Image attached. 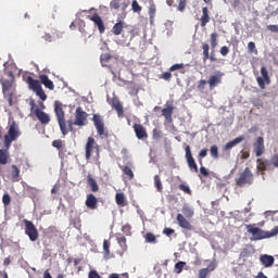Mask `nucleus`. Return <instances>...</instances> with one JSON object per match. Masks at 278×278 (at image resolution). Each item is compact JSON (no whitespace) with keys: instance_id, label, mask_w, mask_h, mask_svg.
I'll return each instance as SVG.
<instances>
[{"instance_id":"obj_6","label":"nucleus","mask_w":278,"mask_h":278,"mask_svg":"<svg viewBox=\"0 0 278 278\" xmlns=\"http://www.w3.org/2000/svg\"><path fill=\"white\" fill-rule=\"evenodd\" d=\"M21 136V132H18V127H16V122H13L10 127L8 135L4 136V147L7 149H10L12 142L16 140Z\"/></svg>"},{"instance_id":"obj_41","label":"nucleus","mask_w":278,"mask_h":278,"mask_svg":"<svg viewBox=\"0 0 278 278\" xmlns=\"http://www.w3.org/2000/svg\"><path fill=\"white\" fill-rule=\"evenodd\" d=\"M52 147H54V149H58L59 151H61L62 149H64V141L61 139L54 140V141H52Z\"/></svg>"},{"instance_id":"obj_59","label":"nucleus","mask_w":278,"mask_h":278,"mask_svg":"<svg viewBox=\"0 0 278 278\" xmlns=\"http://www.w3.org/2000/svg\"><path fill=\"white\" fill-rule=\"evenodd\" d=\"M181 68H184V63H177V64L172 65L169 71H172V72L173 71H179Z\"/></svg>"},{"instance_id":"obj_22","label":"nucleus","mask_w":278,"mask_h":278,"mask_svg":"<svg viewBox=\"0 0 278 278\" xmlns=\"http://www.w3.org/2000/svg\"><path fill=\"white\" fill-rule=\"evenodd\" d=\"M240 142H244L243 136L237 137L232 141L227 142L224 147V151H231V149H233V147H237V144H240Z\"/></svg>"},{"instance_id":"obj_3","label":"nucleus","mask_w":278,"mask_h":278,"mask_svg":"<svg viewBox=\"0 0 278 278\" xmlns=\"http://www.w3.org/2000/svg\"><path fill=\"white\" fill-rule=\"evenodd\" d=\"M29 105L31 114H35L36 118L39 121V123H41V125H49V123H51V117L49 114L40 110V108L36 105V101L30 100Z\"/></svg>"},{"instance_id":"obj_37","label":"nucleus","mask_w":278,"mask_h":278,"mask_svg":"<svg viewBox=\"0 0 278 278\" xmlns=\"http://www.w3.org/2000/svg\"><path fill=\"white\" fill-rule=\"evenodd\" d=\"M218 47V33L211 34V48L214 50Z\"/></svg>"},{"instance_id":"obj_49","label":"nucleus","mask_w":278,"mask_h":278,"mask_svg":"<svg viewBox=\"0 0 278 278\" xmlns=\"http://www.w3.org/2000/svg\"><path fill=\"white\" fill-rule=\"evenodd\" d=\"M152 138L154 140H160V138H162V131L160 129H157V128H154L152 130Z\"/></svg>"},{"instance_id":"obj_8","label":"nucleus","mask_w":278,"mask_h":278,"mask_svg":"<svg viewBox=\"0 0 278 278\" xmlns=\"http://www.w3.org/2000/svg\"><path fill=\"white\" fill-rule=\"evenodd\" d=\"M92 122L97 129L98 136L102 139L108 138L109 132L108 129H105V123H103V117L99 114H93Z\"/></svg>"},{"instance_id":"obj_18","label":"nucleus","mask_w":278,"mask_h":278,"mask_svg":"<svg viewBox=\"0 0 278 278\" xmlns=\"http://www.w3.org/2000/svg\"><path fill=\"white\" fill-rule=\"evenodd\" d=\"M176 220L179 227H181L182 229H186L187 231H192L194 229V226H192V224H190L188 219H186V217L181 214L177 215Z\"/></svg>"},{"instance_id":"obj_27","label":"nucleus","mask_w":278,"mask_h":278,"mask_svg":"<svg viewBox=\"0 0 278 278\" xmlns=\"http://www.w3.org/2000/svg\"><path fill=\"white\" fill-rule=\"evenodd\" d=\"M11 181H21V169L16 165L11 166Z\"/></svg>"},{"instance_id":"obj_19","label":"nucleus","mask_w":278,"mask_h":278,"mask_svg":"<svg viewBox=\"0 0 278 278\" xmlns=\"http://www.w3.org/2000/svg\"><path fill=\"white\" fill-rule=\"evenodd\" d=\"M85 205L88 207V210H97V207H99V200L94 197V194L88 193Z\"/></svg>"},{"instance_id":"obj_54","label":"nucleus","mask_w":278,"mask_h":278,"mask_svg":"<svg viewBox=\"0 0 278 278\" xmlns=\"http://www.w3.org/2000/svg\"><path fill=\"white\" fill-rule=\"evenodd\" d=\"M210 275V269L202 268L199 270V278H207Z\"/></svg>"},{"instance_id":"obj_57","label":"nucleus","mask_w":278,"mask_h":278,"mask_svg":"<svg viewBox=\"0 0 278 278\" xmlns=\"http://www.w3.org/2000/svg\"><path fill=\"white\" fill-rule=\"evenodd\" d=\"M200 174L203 176V177H210V172L207 170V168H205V166L201 165L200 167Z\"/></svg>"},{"instance_id":"obj_21","label":"nucleus","mask_w":278,"mask_h":278,"mask_svg":"<svg viewBox=\"0 0 278 278\" xmlns=\"http://www.w3.org/2000/svg\"><path fill=\"white\" fill-rule=\"evenodd\" d=\"M39 80L41 81V84L45 85V88H48V90H54L55 89V85L52 83L51 79H49L48 75H46V74L39 75Z\"/></svg>"},{"instance_id":"obj_45","label":"nucleus","mask_w":278,"mask_h":278,"mask_svg":"<svg viewBox=\"0 0 278 278\" xmlns=\"http://www.w3.org/2000/svg\"><path fill=\"white\" fill-rule=\"evenodd\" d=\"M206 156H207V149L201 150L198 159L200 166H203V157H206Z\"/></svg>"},{"instance_id":"obj_17","label":"nucleus","mask_w":278,"mask_h":278,"mask_svg":"<svg viewBox=\"0 0 278 278\" xmlns=\"http://www.w3.org/2000/svg\"><path fill=\"white\" fill-rule=\"evenodd\" d=\"M87 18H89V21H92V23L98 26L99 34H105V23H103V18L100 17L99 13L89 15L87 16Z\"/></svg>"},{"instance_id":"obj_1","label":"nucleus","mask_w":278,"mask_h":278,"mask_svg":"<svg viewBox=\"0 0 278 278\" xmlns=\"http://www.w3.org/2000/svg\"><path fill=\"white\" fill-rule=\"evenodd\" d=\"M248 233H251V240H266V238H273L278 233V226H275L270 231L262 230L257 228L255 224H250L245 226Z\"/></svg>"},{"instance_id":"obj_11","label":"nucleus","mask_w":278,"mask_h":278,"mask_svg":"<svg viewBox=\"0 0 278 278\" xmlns=\"http://www.w3.org/2000/svg\"><path fill=\"white\" fill-rule=\"evenodd\" d=\"M129 8V0H112L110 2L111 10H121L124 16H127V9Z\"/></svg>"},{"instance_id":"obj_39","label":"nucleus","mask_w":278,"mask_h":278,"mask_svg":"<svg viewBox=\"0 0 278 278\" xmlns=\"http://www.w3.org/2000/svg\"><path fill=\"white\" fill-rule=\"evenodd\" d=\"M182 214L186 216V218H192V216H194V211H192L190 206H184Z\"/></svg>"},{"instance_id":"obj_4","label":"nucleus","mask_w":278,"mask_h":278,"mask_svg":"<svg viewBox=\"0 0 278 278\" xmlns=\"http://www.w3.org/2000/svg\"><path fill=\"white\" fill-rule=\"evenodd\" d=\"M253 184V173L251 172V168L245 167L243 173L239 175V177L236 179V185L239 188H244V186H251Z\"/></svg>"},{"instance_id":"obj_55","label":"nucleus","mask_w":278,"mask_h":278,"mask_svg":"<svg viewBox=\"0 0 278 278\" xmlns=\"http://www.w3.org/2000/svg\"><path fill=\"white\" fill-rule=\"evenodd\" d=\"M11 201H12V198L10 197V194L5 193V194L2 197L3 205H10Z\"/></svg>"},{"instance_id":"obj_40","label":"nucleus","mask_w":278,"mask_h":278,"mask_svg":"<svg viewBox=\"0 0 278 278\" xmlns=\"http://www.w3.org/2000/svg\"><path fill=\"white\" fill-rule=\"evenodd\" d=\"M184 266H186V262H184V261L176 263L175 264V274L180 275V273H182V270H184Z\"/></svg>"},{"instance_id":"obj_56","label":"nucleus","mask_w":278,"mask_h":278,"mask_svg":"<svg viewBox=\"0 0 278 278\" xmlns=\"http://www.w3.org/2000/svg\"><path fill=\"white\" fill-rule=\"evenodd\" d=\"M220 55L226 58V55H229V48L227 46H223L219 50Z\"/></svg>"},{"instance_id":"obj_25","label":"nucleus","mask_w":278,"mask_h":278,"mask_svg":"<svg viewBox=\"0 0 278 278\" xmlns=\"http://www.w3.org/2000/svg\"><path fill=\"white\" fill-rule=\"evenodd\" d=\"M222 81H223V77L220 75H212L207 80L210 90H214V87L218 86V84H222Z\"/></svg>"},{"instance_id":"obj_61","label":"nucleus","mask_w":278,"mask_h":278,"mask_svg":"<svg viewBox=\"0 0 278 278\" xmlns=\"http://www.w3.org/2000/svg\"><path fill=\"white\" fill-rule=\"evenodd\" d=\"M267 29H268V31H271L273 34H278V25H268Z\"/></svg>"},{"instance_id":"obj_35","label":"nucleus","mask_w":278,"mask_h":278,"mask_svg":"<svg viewBox=\"0 0 278 278\" xmlns=\"http://www.w3.org/2000/svg\"><path fill=\"white\" fill-rule=\"evenodd\" d=\"M112 60V54L110 53H103L100 55V62L102 66H108V62Z\"/></svg>"},{"instance_id":"obj_29","label":"nucleus","mask_w":278,"mask_h":278,"mask_svg":"<svg viewBox=\"0 0 278 278\" xmlns=\"http://www.w3.org/2000/svg\"><path fill=\"white\" fill-rule=\"evenodd\" d=\"M200 21H201V27H205V25L210 23V10L207 9V7L202 8V16Z\"/></svg>"},{"instance_id":"obj_64","label":"nucleus","mask_w":278,"mask_h":278,"mask_svg":"<svg viewBox=\"0 0 278 278\" xmlns=\"http://www.w3.org/2000/svg\"><path fill=\"white\" fill-rule=\"evenodd\" d=\"M208 273H212L213 270H216V263L215 262H212L207 268Z\"/></svg>"},{"instance_id":"obj_38","label":"nucleus","mask_w":278,"mask_h":278,"mask_svg":"<svg viewBox=\"0 0 278 278\" xmlns=\"http://www.w3.org/2000/svg\"><path fill=\"white\" fill-rule=\"evenodd\" d=\"M154 186H155L157 192H162V190H164V187L162 186V179L160 178V175L154 176Z\"/></svg>"},{"instance_id":"obj_43","label":"nucleus","mask_w":278,"mask_h":278,"mask_svg":"<svg viewBox=\"0 0 278 278\" xmlns=\"http://www.w3.org/2000/svg\"><path fill=\"white\" fill-rule=\"evenodd\" d=\"M131 10L132 12H142V7H140V4L138 3V0H132L131 2Z\"/></svg>"},{"instance_id":"obj_9","label":"nucleus","mask_w":278,"mask_h":278,"mask_svg":"<svg viewBox=\"0 0 278 278\" xmlns=\"http://www.w3.org/2000/svg\"><path fill=\"white\" fill-rule=\"evenodd\" d=\"M74 125H76V127H86V125H88V114L81 106L76 109Z\"/></svg>"},{"instance_id":"obj_10","label":"nucleus","mask_w":278,"mask_h":278,"mask_svg":"<svg viewBox=\"0 0 278 278\" xmlns=\"http://www.w3.org/2000/svg\"><path fill=\"white\" fill-rule=\"evenodd\" d=\"M261 76L256 77V81L261 90H266V84L267 86L270 84V76L268 75V70H266V66L261 67Z\"/></svg>"},{"instance_id":"obj_62","label":"nucleus","mask_w":278,"mask_h":278,"mask_svg":"<svg viewBox=\"0 0 278 278\" xmlns=\"http://www.w3.org/2000/svg\"><path fill=\"white\" fill-rule=\"evenodd\" d=\"M88 278H101V276L99 275V273H97V270H91L89 271Z\"/></svg>"},{"instance_id":"obj_24","label":"nucleus","mask_w":278,"mask_h":278,"mask_svg":"<svg viewBox=\"0 0 278 278\" xmlns=\"http://www.w3.org/2000/svg\"><path fill=\"white\" fill-rule=\"evenodd\" d=\"M111 105H112L113 110H115L117 112V116L119 118L123 116V114H125V110L123 109V104L121 103V101L113 99L111 102Z\"/></svg>"},{"instance_id":"obj_20","label":"nucleus","mask_w":278,"mask_h":278,"mask_svg":"<svg viewBox=\"0 0 278 278\" xmlns=\"http://www.w3.org/2000/svg\"><path fill=\"white\" fill-rule=\"evenodd\" d=\"M260 262L261 264L264 265L265 268H270L273 264H275V256L268 255V254H263L260 256Z\"/></svg>"},{"instance_id":"obj_33","label":"nucleus","mask_w":278,"mask_h":278,"mask_svg":"<svg viewBox=\"0 0 278 278\" xmlns=\"http://www.w3.org/2000/svg\"><path fill=\"white\" fill-rule=\"evenodd\" d=\"M202 51H203V62H207L210 60V45L208 43H202Z\"/></svg>"},{"instance_id":"obj_32","label":"nucleus","mask_w":278,"mask_h":278,"mask_svg":"<svg viewBox=\"0 0 278 278\" xmlns=\"http://www.w3.org/2000/svg\"><path fill=\"white\" fill-rule=\"evenodd\" d=\"M8 160H10V152L5 149H0V164L5 166V164H8Z\"/></svg>"},{"instance_id":"obj_48","label":"nucleus","mask_w":278,"mask_h":278,"mask_svg":"<svg viewBox=\"0 0 278 278\" xmlns=\"http://www.w3.org/2000/svg\"><path fill=\"white\" fill-rule=\"evenodd\" d=\"M178 188H179V190L185 192V194H192V190L190 189V186H188V185H179Z\"/></svg>"},{"instance_id":"obj_51","label":"nucleus","mask_w":278,"mask_h":278,"mask_svg":"<svg viewBox=\"0 0 278 278\" xmlns=\"http://www.w3.org/2000/svg\"><path fill=\"white\" fill-rule=\"evenodd\" d=\"M207 80L201 79L200 81H198V90H200V92H203L205 90Z\"/></svg>"},{"instance_id":"obj_31","label":"nucleus","mask_w":278,"mask_h":278,"mask_svg":"<svg viewBox=\"0 0 278 278\" xmlns=\"http://www.w3.org/2000/svg\"><path fill=\"white\" fill-rule=\"evenodd\" d=\"M115 203L119 206V207H125L127 205V200L125 198V193L121 192V193H116L115 194Z\"/></svg>"},{"instance_id":"obj_34","label":"nucleus","mask_w":278,"mask_h":278,"mask_svg":"<svg viewBox=\"0 0 278 278\" xmlns=\"http://www.w3.org/2000/svg\"><path fill=\"white\" fill-rule=\"evenodd\" d=\"M144 239L149 244H157V237L153 232H147Z\"/></svg>"},{"instance_id":"obj_2","label":"nucleus","mask_w":278,"mask_h":278,"mask_svg":"<svg viewBox=\"0 0 278 278\" xmlns=\"http://www.w3.org/2000/svg\"><path fill=\"white\" fill-rule=\"evenodd\" d=\"M0 84H2V93L4 96V99H7L9 105H14V101L12 97L14 96V92L12 91V86L14 84V74L9 73V79H0Z\"/></svg>"},{"instance_id":"obj_42","label":"nucleus","mask_w":278,"mask_h":278,"mask_svg":"<svg viewBox=\"0 0 278 278\" xmlns=\"http://www.w3.org/2000/svg\"><path fill=\"white\" fill-rule=\"evenodd\" d=\"M178 1V7L177 10L178 12H186V5H188L187 0H177Z\"/></svg>"},{"instance_id":"obj_46","label":"nucleus","mask_w":278,"mask_h":278,"mask_svg":"<svg viewBox=\"0 0 278 278\" xmlns=\"http://www.w3.org/2000/svg\"><path fill=\"white\" fill-rule=\"evenodd\" d=\"M248 51L249 53H254L255 55H257V48H255V42L250 41L248 43Z\"/></svg>"},{"instance_id":"obj_50","label":"nucleus","mask_w":278,"mask_h":278,"mask_svg":"<svg viewBox=\"0 0 278 278\" xmlns=\"http://www.w3.org/2000/svg\"><path fill=\"white\" fill-rule=\"evenodd\" d=\"M210 151H211V155L215 160H218V146H212Z\"/></svg>"},{"instance_id":"obj_53","label":"nucleus","mask_w":278,"mask_h":278,"mask_svg":"<svg viewBox=\"0 0 278 278\" xmlns=\"http://www.w3.org/2000/svg\"><path fill=\"white\" fill-rule=\"evenodd\" d=\"M103 251L105 255H110V241L108 239L103 240Z\"/></svg>"},{"instance_id":"obj_36","label":"nucleus","mask_w":278,"mask_h":278,"mask_svg":"<svg viewBox=\"0 0 278 278\" xmlns=\"http://www.w3.org/2000/svg\"><path fill=\"white\" fill-rule=\"evenodd\" d=\"M121 170L128 177V179H134V170L129 166H121Z\"/></svg>"},{"instance_id":"obj_60","label":"nucleus","mask_w":278,"mask_h":278,"mask_svg":"<svg viewBox=\"0 0 278 278\" xmlns=\"http://www.w3.org/2000/svg\"><path fill=\"white\" fill-rule=\"evenodd\" d=\"M172 77H173V74H170V72H164L162 74V79H165V81H170Z\"/></svg>"},{"instance_id":"obj_23","label":"nucleus","mask_w":278,"mask_h":278,"mask_svg":"<svg viewBox=\"0 0 278 278\" xmlns=\"http://www.w3.org/2000/svg\"><path fill=\"white\" fill-rule=\"evenodd\" d=\"M268 166H270V161H268L266 159H257L256 160V168L261 173H264L265 170H267Z\"/></svg>"},{"instance_id":"obj_63","label":"nucleus","mask_w":278,"mask_h":278,"mask_svg":"<svg viewBox=\"0 0 278 278\" xmlns=\"http://www.w3.org/2000/svg\"><path fill=\"white\" fill-rule=\"evenodd\" d=\"M163 233H165V236H173V233H175V230L172 228H165L163 230Z\"/></svg>"},{"instance_id":"obj_15","label":"nucleus","mask_w":278,"mask_h":278,"mask_svg":"<svg viewBox=\"0 0 278 278\" xmlns=\"http://www.w3.org/2000/svg\"><path fill=\"white\" fill-rule=\"evenodd\" d=\"M175 112V105L173 101H167L165 108L162 110V116H164L166 123H173V113Z\"/></svg>"},{"instance_id":"obj_28","label":"nucleus","mask_w":278,"mask_h":278,"mask_svg":"<svg viewBox=\"0 0 278 278\" xmlns=\"http://www.w3.org/2000/svg\"><path fill=\"white\" fill-rule=\"evenodd\" d=\"M123 29H125V22L119 21L112 27L111 31L114 36H121L123 34Z\"/></svg>"},{"instance_id":"obj_14","label":"nucleus","mask_w":278,"mask_h":278,"mask_svg":"<svg viewBox=\"0 0 278 278\" xmlns=\"http://www.w3.org/2000/svg\"><path fill=\"white\" fill-rule=\"evenodd\" d=\"M253 152L256 157H262L263 153H266V146H264V137H257L253 142Z\"/></svg>"},{"instance_id":"obj_12","label":"nucleus","mask_w":278,"mask_h":278,"mask_svg":"<svg viewBox=\"0 0 278 278\" xmlns=\"http://www.w3.org/2000/svg\"><path fill=\"white\" fill-rule=\"evenodd\" d=\"M97 151V153H99V144H97V141L94 140V138L89 137L86 143V148H85V157L88 162V160H90L92 157V151Z\"/></svg>"},{"instance_id":"obj_44","label":"nucleus","mask_w":278,"mask_h":278,"mask_svg":"<svg viewBox=\"0 0 278 278\" xmlns=\"http://www.w3.org/2000/svg\"><path fill=\"white\" fill-rule=\"evenodd\" d=\"M35 93L37 94V97H39V99H41V101H47V93H45L42 87L37 89Z\"/></svg>"},{"instance_id":"obj_5","label":"nucleus","mask_w":278,"mask_h":278,"mask_svg":"<svg viewBox=\"0 0 278 278\" xmlns=\"http://www.w3.org/2000/svg\"><path fill=\"white\" fill-rule=\"evenodd\" d=\"M54 112L61 129V134L63 136H66V134H68V130L66 129V118L64 117V109H62V104L55 103Z\"/></svg>"},{"instance_id":"obj_26","label":"nucleus","mask_w":278,"mask_h":278,"mask_svg":"<svg viewBox=\"0 0 278 278\" xmlns=\"http://www.w3.org/2000/svg\"><path fill=\"white\" fill-rule=\"evenodd\" d=\"M26 81H27L30 90H33L34 92L39 90V88H42V86L40 85V81L34 79V77H31V76H28Z\"/></svg>"},{"instance_id":"obj_7","label":"nucleus","mask_w":278,"mask_h":278,"mask_svg":"<svg viewBox=\"0 0 278 278\" xmlns=\"http://www.w3.org/2000/svg\"><path fill=\"white\" fill-rule=\"evenodd\" d=\"M25 226V235L28 236L30 242H36L38 238H40V233L38 232V228H36V225H34V222L29 219L23 220Z\"/></svg>"},{"instance_id":"obj_52","label":"nucleus","mask_w":278,"mask_h":278,"mask_svg":"<svg viewBox=\"0 0 278 278\" xmlns=\"http://www.w3.org/2000/svg\"><path fill=\"white\" fill-rule=\"evenodd\" d=\"M117 242L119 247H122V249H127V238L125 237L117 238Z\"/></svg>"},{"instance_id":"obj_16","label":"nucleus","mask_w":278,"mask_h":278,"mask_svg":"<svg viewBox=\"0 0 278 278\" xmlns=\"http://www.w3.org/2000/svg\"><path fill=\"white\" fill-rule=\"evenodd\" d=\"M132 129H134L136 138H138V140H147V138H149L147 128L144 126H142V124H134Z\"/></svg>"},{"instance_id":"obj_58","label":"nucleus","mask_w":278,"mask_h":278,"mask_svg":"<svg viewBox=\"0 0 278 278\" xmlns=\"http://www.w3.org/2000/svg\"><path fill=\"white\" fill-rule=\"evenodd\" d=\"M269 162L275 166V168H278V154L273 155Z\"/></svg>"},{"instance_id":"obj_30","label":"nucleus","mask_w":278,"mask_h":278,"mask_svg":"<svg viewBox=\"0 0 278 278\" xmlns=\"http://www.w3.org/2000/svg\"><path fill=\"white\" fill-rule=\"evenodd\" d=\"M87 184L91 188V192H99V185L97 184V180L92 178V175L88 174L87 176Z\"/></svg>"},{"instance_id":"obj_47","label":"nucleus","mask_w":278,"mask_h":278,"mask_svg":"<svg viewBox=\"0 0 278 278\" xmlns=\"http://www.w3.org/2000/svg\"><path fill=\"white\" fill-rule=\"evenodd\" d=\"M155 12H157V8L155 7V3L150 2L149 14H150L151 18H153V16H155Z\"/></svg>"},{"instance_id":"obj_13","label":"nucleus","mask_w":278,"mask_h":278,"mask_svg":"<svg viewBox=\"0 0 278 278\" xmlns=\"http://www.w3.org/2000/svg\"><path fill=\"white\" fill-rule=\"evenodd\" d=\"M185 151H186L185 157L187 160L189 169L191 170V173H199V166L194 161V156H192V151L190 150V146H186Z\"/></svg>"}]
</instances>
